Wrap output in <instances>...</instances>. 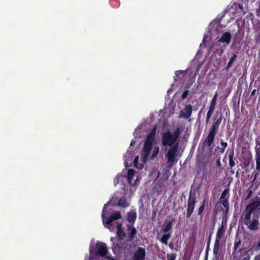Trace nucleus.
I'll use <instances>...</instances> for the list:
<instances>
[{
    "instance_id": "nucleus-25",
    "label": "nucleus",
    "mask_w": 260,
    "mask_h": 260,
    "mask_svg": "<svg viewBox=\"0 0 260 260\" xmlns=\"http://www.w3.org/2000/svg\"><path fill=\"white\" fill-rule=\"evenodd\" d=\"M189 93V91L188 90H185L183 93L182 94L181 98L183 100H184L186 98L187 96Z\"/></svg>"
},
{
    "instance_id": "nucleus-36",
    "label": "nucleus",
    "mask_w": 260,
    "mask_h": 260,
    "mask_svg": "<svg viewBox=\"0 0 260 260\" xmlns=\"http://www.w3.org/2000/svg\"><path fill=\"white\" fill-rule=\"evenodd\" d=\"M255 91H256V90L255 89H253L252 92H251V96H252L253 95H254L255 93Z\"/></svg>"
},
{
    "instance_id": "nucleus-23",
    "label": "nucleus",
    "mask_w": 260,
    "mask_h": 260,
    "mask_svg": "<svg viewBox=\"0 0 260 260\" xmlns=\"http://www.w3.org/2000/svg\"><path fill=\"white\" fill-rule=\"evenodd\" d=\"M170 237V235L169 234H166L164 235L160 239V241L162 243L167 245L168 243V240Z\"/></svg>"
},
{
    "instance_id": "nucleus-7",
    "label": "nucleus",
    "mask_w": 260,
    "mask_h": 260,
    "mask_svg": "<svg viewBox=\"0 0 260 260\" xmlns=\"http://www.w3.org/2000/svg\"><path fill=\"white\" fill-rule=\"evenodd\" d=\"M195 203L196 201L194 197H191V195H190L187 204V216L188 217H190L193 211Z\"/></svg>"
},
{
    "instance_id": "nucleus-29",
    "label": "nucleus",
    "mask_w": 260,
    "mask_h": 260,
    "mask_svg": "<svg viewBox=\"0 0 260 260\" xmlns=\"http://www.w3.org/2000/svg\"><path fill=\"white\" fill-rule=\"evenodd\" d=\"M254 28L256 30H260V22H258L257 24L254 25Z\"/></svg>"
},
{
    "instance_id": "nucleus-42",
    "label": "nucleus",
    "mask_w": 260,
    "mask_h": 260,
    "mask_svg": "<svg viewBox=\"0 0 260 260\" xmlns=\"http://www.w3.org/2000/svg\"><path fill=\"white\" fill-rule=\"evenodd\" d=\"M226 143H224V147H226Z\"/></svg>"
},
{
    "instance_id": "nucleus-14",
    "label": "nucleus",
    "mask_w": 260,
    "mask_h": 260,
    "mask_svg": "<svg viewBox=\"0 0 260 260\" xmlns=\"http://www.w3.org/2000/svg\"><path fill=\"white\" fill-rule=\"evenodd\" d=\"M225 231V227L223 224H221L220 227L218 229L217 234H216V238L215 243H218L220 239L222 237L224 234Z\"/></svg>"
},
{
    "instance_id": "nucleus-43",
    "label": "nucleus",
    "mask_w": 260,
    "mask_h": 260,
    "mask_svg": "<svg viewBox=\"0 0 260 260\" xmlns=\"http://www.w3.org/2000/svg\"><path fill=\"white\" fill-rule=\"evenodd\" d=\"M259 246H260V242H259Z\"/></svg>"
},
{
    "instance_id": "nucleus-3",
    "label": "nucleus",
    "mask_w": 260,
    "mask_h": 260,
    "mask_svg": "<svg viewBox=\"0 0 260 260\" xmlns=\"http://www.w3.org/2000/svg\"><path fill=\"white\" fill-rule=\"evenodd\" d=\"M114 203L113 200L110 202H108L104 205L103 208L102 217L103 223L106 228L109 229L111 232H114L116 230L117 231V236L122 238L124 236V232L121 229V224L118 223L115 226L113 225V221L121 218V216L119 212L116 211L113 212L111 208L112 204Z\"/></svg>"
},
{
    "instance_id": "nucleus-30",
    "label": "nucleus",
    "mask_w": 260,
    "mask_h": 260,
    "mask_svg": "<svg viewBox=\"0 0 260 260\" xmlns=\"http://www.w3.org/2000/svg\"><path fill=\"white\" fill-rule=\"evenodd\" d=\"M230 165L231 167H233L235 165V162L232 159V156L230 157Z\"/></svg>"
},
{
    "instance_id": "nucleus-22",
    "label": "nucleus",
    "mask_w": 260,
    "mask_h": 260,
    "mask_svg": "<svg viewBox=\"0 0 260 260\" xmlns=\"http://www.w3.org/2000/svg\"><path fill=\"white\" fill-rule=\"evenodd\" d=\"M128 232L130 234V238L131 239H133L134 235H135L136 233V230L135 228H134L133 226L129 225L128 227Z\"/></svg>"
},
{
    "instance_id": "nucleus-32",
    "label": "nucleus",
    "mask_w": 260,
    "mask_h": 260,
    "mask_svg": "<svg viewBox=\"0 0 260 260\" xmlns=\"http://www.w3.org/2000/svg\"><path fill=\"white\" fill-rule=\"evenodd\" d=\"M259 12H260V1H259V7L258 9H256L257 16H259Z\"/></svg>"
},
{
    "instance_id": "nucleus-13",
    "label": "nucleus",
    "mask_w": 260,
    "mask_h": 260,
    "mask_svg": "<svg viewBox=\"0 0 260 260\" xmlns=\"http://www.w3.org/2000/svg\"><path fill=\"white\" fill-rule=\"evenodd\" d=\"M133 158V155H132V153L131 152V150L127 151L124 156V159L125 161L124 165L126 167L128 166L129 164L131 163Z\"/></svg>"
},
{
    "instance_id": "nucleus-18",
    "label": "nucleus",
    "mask_w": 260,
    "mask_h": 260,
    "mask_svg": "<svg viewBox=\"0 0 260 260\" xmlns=\"http://www.w3.org/2000/svg\"><path fill=\"white\" fill-rule=\"evenodd\" d=\"M129 205V201L126 200L125 197L120 198L118 203V205L122 207H127Z\"/></svg>"
},
{
    "instance_id": "nucleus-28",
    "label": "nucleus",
    "mask_w": 260,
    "mask_h": 260,
    "mask_svg": "<svg viewBox=\"0 0 260 260\" xmlns=\"http://www.w3.org/2000/svg\"><path fill=\"white\" fill-rule=\"evenodd\" d=\"M228 190L225 189L222 193L221 196V198L224 199L225 198V196H226L228 193Z\"/></svg>"
},
{
    "instance_id": "nucleus-9",
    "label": "nucleus",
    "mask_w": 260,
    "mask_h": 260,
    "mask_svg": "<svg viewBox=\"0 0 260 260\" xmlns=\"http://www.w3.org/2000/svg\"><path fill=\"white\" fill-rule=\"evenodd\" d=\"M232 39V35L229 32H225L222 34L220 38L218 41V42L225 43L228 45H229Z\"/></svg>"
},
{
    "instance_id": "nucleus-37",
    "label": "nucleus",
    "mask_w": 260,
    "mask_h": 260,
    "mask_svg": "<svg viewBox=\"0 0 260 260\" xmlns=\"http://www.w3.org/2000/svg\"><path fill=\"white\" fill-rule=\"evenodd\" d=\"M238 8L240 9H243V6L241 4H239L238 5Z\"/></svg>"
},
{
    "instance_id": "nucleus-2",
    "label": "nucleus",
    "mask_w": 260,
    "mask_h": 260,
    "mask_svg": "<svg viewBox=\"0 0 260 260\" xmlns=\"http://www.w3.org/2000/svg\"><path fill=\"white\" fill-rule=\"evenodd\" d=\"M155 129H154L147 136L144 144V148L142 152L140 158L139 156L135 157L134 165L138 169H142L144 167V165L147 161L152 149V153L150 156L151 158H153L157 155L159 148L155 141Z\"/></svg>"
},
{
    "instance_id": "nucleus-16",
    "label": "nucleus",
    "mask_w": 260,
    "mask_h": 260,
    "mask_svg": "<svg viewBox=\"0 0 260 260\" xmlns=\"http://www.w3.org/2000/svg\"><path fill=\"white\" fill-rule=\"evenodd\" d=\"M137 217V213L135 211H131L127 213V220L131 223H133Z\"/></svg>"
},
{
    "instance_id": "nucleus-38",
    "label": "nucleus",
    "mask_w": 260,
    "mask_h": 260,
    "mask_svg": "<svg viewBox=\"0 0 260 260\" xmlns=\"http://www.w3.org/2000/svg\"><path fill=\"white\" fill-rule=\"evenodd\" d=\"M135 143V141L134 140H132L131 142V146H132Z\"/></svg>"
},
{
    "instance_id": "nucleus-4",
    "label": "nucleus",
    "mask_w": 260,
    "mask_h": 260,
    "mask_svg": "<svg viewBox=\"0 0 260 260\" xmlns=\"http://www.w3.org/2000/svg\"><path fill=\"white\" fill-rule=\"evenodd\" d=\"M260 216V198L256 197L246 208L244 223L251 231H256L259 225Z\"/></svg>"
},
{
    "instance_id": "nucleus-1",
    "label": "nucleus",
    "mask_w": 260,
    "mask_h": 260,
    "mask_svg": "<svg viewBox=\"0 0 260 260\" xmlns=\"http://www.w3.org/2000/svg\"><path fill=\"white\" fill-rule=\"evenodd\" d=\"M183 128L179 127L173 133L167 132L165 133L162 137V150L165 153L168 159V164L172 166L176 164L180 155L178 153L179 142L178 136L182 132Z\"/></svg>"
},
{
    "instance_id": "nucleus-31",
    "label": "nucleus",
    "mask_w": 260,
    "mask_h": 260,
    "mask_svg": "<svg viewBox=\"0 0 260 260\" xmlns=\"http://www.w3.org/2000/svg\"><path fill=\"white\" fill-rule=\"evenodd\" d=\"M175 256L174 255H168V260H175Z\"/></svg>"
},
{
    "instance_id": "nucleus-27",
    "label": "nucleus",
    "mask_w": 260,
    "mask_h": 260,
    "mask_svg": "<svg viewBox=\"0 0 260 260\" xmlns=\"http://www.w3.org/2000/svg\"><path fill=\"white\" fill-rule=\"evenodd\" d=\"M204 209V204H203L199 209L198 210V214L199 215L201 214L202 212H203V210Z\"/></svg>"
},
{
    "instance_id": "nucleus-5",
    "label": "nucleus",
    "mask_w": 260,
    "mask_h": 260,
    "mask_svg": "<svg viewBox=\"0 0 260 260\" xmlns=\"http://www.w3.org/2000/svg\"><path fill=\"white\" fill-rule=\"evenodd\" d=\"M94 253L100 256L101 258L107 260H114L112 257L108 256L107 247L105 243L97 242L95 244Z\"/></svg>"
},
{
    "instance_id": "nucleus-12",
    "label": "nucleus",
    "mask_w": 260,
    "mask_h": 260,
    "mask_svg": "<svg viewBox=\"0 0 260 260\" xmlns=\"http://www.w3.org/2000/svg\"><path fill=\"white\" fill-rule=\"evenodd\" d=\"M175 105L173 103V101H170V103L168 104V106H166L164 109V114H174V109H175Z\"/></svg>"
},
{
    "instance_id": "nucleus-10",
    "label": "nucleus",
    "mask_w": 260,
    "mask_h": 260,
    "mask_svg": "<svg viewBox=\"0 0 260 260\" xmlns=\"http://www.w3.org/2000/svg\"><path fill=\"white\" fill-rule=\"evenodd\" d=\"M216 127L215 125H214L212 130L209 134V135L206 140V142L207 143L208 146H211L213 141L214 138V136L215 135V131L216 130Z\"/></svg>"
},
{
    "instance_id": "nucleus-11",
    "label": "nucleus",
    "mask_w": 260,
    "mask_h": 260,
    "mask_svg": "<svg viewBox=\"0 0 260 260\" xmlns=\"http://www.w3.org/2000/svg\"><path fill=\"white\" fill-rule=\"evenodd\" d=\"M145 251L143 248H140L136 252L134 260H143L145 257Z\"/></svg>"
},
{
    "instance_id": "nucleus-26",
    "label": "nucleus",
    "mask_w": 260,
    "mask_h": 260,
    "mask_svg": "<svg viewBox=\"0 0 260 260\" xmlns=\"http://www.w3.org/2000/svg\"><path fill=\"white\" fill-rule=\"evenodd\" d=\"M185 71L179 70L175 72V75L177 77H179L180 74H183L185 73Z\"/></svg>"
},
{
    "instance_id": "nucleus-24",
    "label": "nucleus",
    "mask_w": 260,
    "mask_h": 260,
    "mask_svg": "<svg viewBox=\"0 0 260 260\" xmlns=\"http://www.w3.org/2000/svg\"><path fill=\"white\" fill-rule=\"evenodd\" d=\"M122 176L120 175H118L115 179L114 180V183L116 184V183H118L120 181L122 180Z\"/></svg>"
},
{
    "instance_id": "nucleus-40",
    "label": "nucleus",
    "mask_w": 260,
    "mask_h": 260,
    "mask_svg": "<svg viewBox=\"0 0 260 260\" xmlns=\"http://www.w3.org/2000/svg\"><path fill=\"white\" fill-rule=\"evenodd\" d=\"M92 251H93V249H92L91 247H90V252L91 253Z\"/></svg>"
},
{
    "instance_id": "nucleus-17",
    "label": "nucleus",
    "mask_w": 260,
    "mask_h": 260,
    "mask_svg": "<svg viewBox=\"0 0 260 260\" xmlns=\"http://www.w3.org/2000/svg\"><path fill=\"white\" fill-rule=\"evenodd\" d=\"M237 52L234 53L232 57L230 58L227 66L225 68V70L228 71L229 69L232 67L233 62L236 60L237 58Z\"/></svg>"
},
{
    "instance_id": "nucleus-21",
    "label": "nucleus",
    "mask_w": 260,
    "mask_h": 260,
    "mask_svg": "<svg viewBox=\"0 0 260 260\" xmlns=\"http://www.w3.org/2000/svg\"><path fill=\"white\" fill-rule=\"evenodd\" d=\"M256 152V169L257 170L259 171L260 170V149H257Z\"/></svg>"
},
{
    "instance_id": "nucleus-6",
    "label": "nucleus",
    "mask_w": 260,
    "mask_h": 260,
    "mask_svg": "<svg viewBox=\"0 0 260 260\" xmlns=\"http://www.w3.org/2000/svg\"><path fill=\"white\" fill-rule=\"evenodd\" d=\"M127 181L131 185H137L140 180L139 174L132 169L128 170L126 176Z\"/></svg>"
},
{
    "instance_id": "nucleus-8",
    "label": "nucleus",
    "mask_w": 260,
    "mask_h": 260,
    "mask_svg": "<svg viewBox=\"0 0 260 260\" xmlns=\"http://www.w3.org/2000/svg\"><path fill=\"white\" fill-rule=\"evenodd\" d=\"M218 95V94L217 92H216L210 102L209 110L207 114H213L214 112L217 104Z\"/></svg>"
},
{
    "instance_id": "nucleus-34",
    "label": "nucleus",
    "mask_w": 260,
    "mask_h": 260,
    "mask_svg": "<svg viewBox=\"0 0 260 260\" xmlns=\"http://www.w3.org/2000/svg\"><path fill=\"white\" fill-rule=\"evenodd\" d=\"M223 205L224 206V207H227L228 206V203L227 202L226 200L225 201H224L223 202Z\"/></svg>"
},
{
    "instance_id": "nucleus-39",
    "label": "nucleus",
    "mask_w": 260,
    "mask_h": 260,
    "mask_svg": "<svg viewBox=\"0 0 260 260\" xmlns=\"http://www.w3.org/2000/svg\"><path fill=\"white\" fill-rule=\"evenodd\" d=\"M132 193H131L129 194H128V195L127 196V197H128V198H129V197H131L132 196Z\"/></svg>"
},
{
    "instance_id": "nucleus-15",
    "label": "nucleus",
    "mask_w": 260,
    "mask_h": 260,
    "mask_svg": "<svg viewBox=\"0 0 260 260\" xmlns=\"http://www.w3.org/2000/svg\"><path fill=\"white\" fill-rule=\"evenodd\" d=\"M221 19L217 18L213 20L209 24V28L212 30H213V27L217 28L220 24Z\"/></svg>"
},
{
    "instance_id": "nucleus-19",
    "label": "nucleus",
    "mask_w": 260,
    "mask_h": 260,
    "mask_svg": "<svg viewBox=\"0 0 260 260\" xmlns=\"http://www.w3.org/2000/svg\"><path fill=\"white\" fill-rule=\"evenodd\" d=\"M173 222V219L166 222L164 227L163 228V231L165 233H167L171 229Z\"/></svg>"
},
{
    "instance_id": "nucleus-41",
    "label": "nucleus",
    "mask_w": 260,
    "mask_h": 260,
    "mask_svg": "<svg viewBox=\"0 0 260 260\" xmlns=\"http://www.w3.org/2000/svg\"><path fill=\"white\" fill-rule=\"evenodd\" d=\"M210 118V115H208L207 116V120H208Z\"/></svg>"
},
{
    "instance_id": "nucleus-35",
    "label": "nucleus",
    "mask_w": 260,
    "mask_h": 260,
    "mask_svg": "<svg viewBox=\"0 0 260 260\" xmlns=\"http://www.w3.org/2000/svg\"><path fill=\"white\" fill-rule=\"evenodd\" d=\"M251 193H252V191L251 190L249 191L248 192V194L247 195V196L246 197V199H248V198H250V197L251 196Z\"/></svg>"
},
{
    "instance_id": "nucleus-33",
    "label": "nucleus",
    "mask_w": 260,
    "mask_h": 260,
    "mask_svg": "<svg viewBox=\"0 0 260 260\" xmlns=\"http://www.w3.org/2000/svg\"><path fill=\"white\" fill-rule=\"evenodd\" d=\"M231 90L230 88H227L225 90V93H226V95H225V97H227L228 95L231 92Z\"/></svg>"
},
{
    "instance_id": "nucleus-20",
    "label": "nucleus",
    "mask_w": 260,
    "mask_h": 260,
    "mask_svg": "<svg viewBox=\"0 0 260 260\" xmlns=\"http://www.w3.org/2000/svg\"><path fill=\"white\" fill-rule=\"evenodd\" d=\"M192 107L191 105H187L183 110L181 111L180 114H191Z\"/></svg>"
}]
</instances>
